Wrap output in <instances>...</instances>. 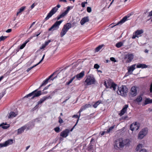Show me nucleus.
Wrapping results in <instances>:
<instances>
[{"label": "nucleus", "mask_w": 152, "mask_h": 152, "mask_svg": "<svg viewBox=\"0 0 152 152\" xmlns=\"http://www.w3.org/2000/svg\"><path fill=\"white\" fill-rule=\"evenodd\" d=\"M75 23L71 24L70 23H67L64 24L60 33V37H63L67 33L68 30L71 27L75 25Z\"/></svg>", "instance_id": "obj_1"}, {"label": "nucleus", "mask_w": 152, "mask_h": 152, "mask_svg": "<svg viewBox=\"0 0 152 152\" xmlns=\"http://www.w3.org/2000/svg\"><path fill=\"white\" fill-rule=\"evenodd\" d=\"M104 85L106 88H112L114 91H115L117 87V85L113 83L112 80L110 79L105 80L104 82Z\"/></svg>", "instance_id": "obj_2"}, {"label": "nucleus", "mask_w": 152, "mask_h": 152, "mask_svg": "<svg viewBox=\"0 0 152 152\" xmlns=\"http://www.w3.org/2000/svg\"><path fill=\"white\" fill-rule=\"evenodd\" d=\"M95 83V80L94 76L92 75H89L86 77V78L85 80L84 84L86 86H90L94 84Z\"/></svg>", "instance_id": "obj_3"}, {"label": "nucleus", "mask_w": 152, "mask_h": 152, "mask_svg": "<svg viewBox=\"0 0 152 152\" xmlns=\"http://www.w3.org/2000/svg\"><path fill=\"white\" fill-rule=\"evenodd\" d=\"M127 91L128 88L127 87L125 86L122 85L121 86L118 87V90L117 92L118 94L125 96L126 95Z\"/></svg>", "instance_id": "obj_4"}, {"label": "nucleus", "mask_w": 152, "mask_h": 152, "mask_svg": "<svg viewBox=\"0 0 152 152\" xmlns=\"http://www.w3.org/2000/svg\"><path fill=\"white\" fill-rule=\"evenodd\" d=\"M61 7V5L59 4H58L56 6L53 8L48 13L46 17L45 18V21L47 20L50 18L53 14L58 10V8Z\"/></svg>", "instance_id": "obj_5"}, {"label": "nucleus", "mask_w": 152, "mask_h": 152, "mask_svg": "<svg viewBox=\"0 0 152 152\" xmlns=\"http://www.w3.org/2000/svg\"><path fill=\"white\" fill-rule=\"evenodd\" d=\"M38 90V89H37L34 90L27 95L25 97L27 98L33 96L31 99H33L34 97L39 96L42 94V92L40 91H37Z\"/></svg>", "instance_id": "obj_6"}, {"label": "nucleus", "mask_w": 152, "mask_h": 152, "mask_svg": "<svg viewBox=\"0 0 152 152\" xmlns=\"http://www.w3.org/2000/svg\"><path fill=\"white\" fill-rule=\"evenodd\" d=\"M122 140L119 139L115 141L114 144V148L116 150H121L124 148Z\"/></svg>", "instance_id": "obj_7"}, {"label": "nucleus", "mask_w": 152, "mask_h": 152, "mask_svg": "<svg viewBox=\"0 0 152 152\" xmlns=\"http://www.w3.org/2000/svg\"><path fill=\"white\" fill-rule=\"evenodd\" d=\"M148 129L147 128L143 129L139 132L138 136V139L141 140L143 138L148 134Z\"/></svg>", "instance_id": "obj_8"}, {"label": "nucleus", "mask_w": 152, "mask_h": 152, "mask_svg": "<svg viewBox=\"0 0 152 152\" xmlns=\"http://www.w3.org/2000/svg\"><path fill=\"white\" fill-rule=\"evenodd\" d=\"M63 21V20L56 21L52 26L48 29L49 31H53L59 28V26Z\"/></svg>", "instance_id": "obj_9"}, {"label": "nucleus", "mask_w": 152, "mask_h": 152, "mask_svg": "<svg viewBox=\"0 0 152 152\" xmlns=\"http://www.w3.org/2000/svg\"><path fill=\"white\" fill-rule=\"evenodd\" d=\"M13 141L14 140L13 139H9L3 143H0V148L3 147H6L9 145H12L13 143ZM14 141L15 142V140H14Z\"/></svg>", "instance_id": "obj_10"}, {"label": "nucleus", "mask_w": 152, "mask_h": 152, "mask_svg": "<svg viewBox=\"0 0 152 152\" xmlns=\"http://www.w3.org/2000/svg\"><path fill=\"white\" fill-rule=\"evenodd\" d=\"M30 127L28 124H27L18 129L17 131V134H19L24 132V130L26 129L28 130L30 129Z\"/></svg>", "instance_id": "obj_11"}, {"label": "nucleus", "mask_w": 152, "mask_h": 152, "mask_svg": "<svg viewBox=\"0 0 152 152\" xmlns=\"http://www.w3.org/2000/svg\"><path fill=\"white\" fill-rule=\"evenodd\" d=\"M140 127V124L137 122H134L130 126V129L132 131H136Z\"/></svg>", "instance_id": "obj_12"}, {"label": "nucleus", "mask_w": 152, "mask_h": 152, "mask_svg": "<svg viewBox=\"0 0 152 152\" xmlns=\"http://www.w3.org/2000/svg\"><path fill=\"white\" fill-rule=\"evenodd\" d=\"M70 7H70L68 6L67 7V9L64 12L56 17L57 20H59L61 18L64 17L68 13L69 10H70Z\"/></svg>", "instance_id": "obj_13"}, {"label": "nucleus", "mask_w": 152, "mask_h": 152, "mask_svg": "<svg viewBox=\"0 0 152 152\" xmlns=\"http://www.w3.org/2000/svg\"><path fill=\"white\" fill-rule=\"evenodd\" d=\"M143 33V31L142 30H137L133 34L132 39H134L136 37H139L141 36V34Z\"/></svg>", "instance_id": "obj_14"}, {"label": "nucleus", "mask_w": 152, "mask_h": 152, "mask_svg": "<svg viewBox=\"0 0 152 152\" xmlns=\"http://www.w3.org/2000/svg\"><path fill=\"white\" fill-rule=\"evenodd\" d=\"M52 97L50 95L48 96H45L42 98L39 101L37 102L38 105H39L41 104L42 103L45 101L46 100L48 99H51Z\"/></svg>", "instance_id": "obj_15"}, {"label": "nucleus", "mask_w": 152, "mask_h": 152, "mask_svg": "<svg viewBox=\"0 0 152 152\" xmlns=\"http://www.w3.org/2000/svg\"><path fill=\"white\" fill-rule=\"evenodd\" d=\"M134 57V55L132 54H127L125 57L126 59V63H128L131 62Z\"/></svg>", "instance_id": "obj_16"}, {"label": "nucleus", "mask_w": 152, "mask_h": 152, "mask_svg": "<svg viewBox=\"0 0 152 152\" xmlns=\"http://www.w3.org/2000/svg\"><path fill=\"white\" fill-rule=\"evenodd\" d=\"M70 130L68 129H66L60 133V136L63 137L65 138L68 135Z\"/></svg>", "instance_id": "obj_17"}, {"label": "nucleus", "mask_w": 152, "mask_h": 152, "mask_svg": "<svg viewBox=\"0 0 152 152\" xmlns=\"http://www.w3.org/2000/svg\"><path fill=\"white\" fill-rule=\"evenodd\" d=\"M136 64H134L128 67L127 73L132 74L133 71L135 69Z\"/></svg>", "instance_id": "obj_18"}, {"label": "nucleus", "mask_w": 152, "mask_h": 152, "mask_svg": "<svg viewBox=\"0 0 152 152\" xmlns=\"http://www.w3.org/2000/svg\"><path fill=\"white\" fill-rule=\"evenodd\" d=\"M128 107V104H126L124 105L123 109L121 110L120 113H119L120 116L123 115L126 112Z\"/></svg>", "instance_id": "obj_19"}, {"label": "nucleus", "mask_w": 152, "mask_h": 152, "mask_svg": "<svg viewBox=\"0 0 152 152\" xmlns=\"http://www.w3.org/2000/svg\"><path fill=\"white\" fill-rule=\"evenodd\" d=\"M54 73H55V72H54L53 74H52L50 76H49V77L48 78L46 79L45 80L43 81L41 85L39 87V88L40 87H42V86L46 85L48 83V81L50 79L51 77L53 76V75Z\"/></svg>", "instance_id": "obj_20"}, {"label": "nucleus", "mask_w": 152, "mask_h": 152, "mask_svg": "<svg viewBox=\"0 0 152 152\" xmlns=\"http://www.w3.org/2000/svg\"><path fill=\"white\" fill-rule=\"evenodd\" d=\"M129 17V16H126L124 17L119 22L116 24L114 26H112V27H113L114 26L119 24H121L125 22L126 20H127V18Z\"/></svg>", "instance_id": "obj_21"}, {"label": "nucleus", "mask_w": 152, "mask_h": 152, "mask_svg": "<svg viewBox=\"0 0 152 152\" xmlns=\"http://www.w3.org/2000/svg\"><path fill=\"white\" fill-rule=\"evenodd\" d=\"M130 94L133 96H134L137 95V90L135 86H133L131 88Z\"/></svg>", "instance_id": "obj_22"}, {"label": "nucleus", "mask_w": 152, "mask_h": 152, "mask_svg": "<svg viewBox=\"0 0 152 152\" xmlns=\"http://www.w3.org/2000/svg\"><path fill=\"white\" fill-rule=\"evenodd\" d=\"M123 144H124V146H128L130 145L131 141L129 139H126L122 140Z\"/></svg>", "instance_id": "obj_23"}, {"label": "nucleus", "mask_w": 152, "mask_h": 152, "mask_svg": "<svg viewBox=\"0 0 152 152\" xmlns=\"http://www.w3.org/2000/svg\"><path fill=\"white\" fill-rule=\"evenodd\" d=\"M85 75V71H82L79 74L77 75V79L78 80H80Z\"/></svg>", "instance_id": "obj_24"}, {"label": "nucleus", "mask_w": 152, "mask_h": 152, "mask_svg": "<svg viewBox=\"0 0 152 152\" xmlns=\"http://www.w3.org/2000/svg\"><path fill=\"white\" fill-rule=\"evenodd\" d=\"M89 21V19L88 17H85L83 18L80 21V23L82 25H83L86 22H88Z\"/></svg>", "instance_id": "obj_25"}, {"label": "nucleus", "mask_w": 152, "mask_h": 152, "mask_svg": "<svg viewBox=\"0 0 152 152\" xmlns=\"http://www.w3.org/2000/svg\"><path fill=\"white\" fill-rule=\"evenodd\" d=\"M51 41L50 39H49L47 41H45V44H42V46L40 47V49L42 50L45 48L49 44V43H50Z\"/></svg>", "instance_id": "obj_26"}, {"label": "nucleus", "mask_w": 152, "mask_h": 152, "mask_svg": "<svg viewBox=\"0 0 152 152\" xmlns=\"http://www.w3.org/2000/svg\"><path fill=\"white\" fill-rule=\"evenodd\" d=\"M148 67V66L144 64H138L137 65V68H145Z\"/></svg>", "instance_id": "obj_27"}, {"label": "nucleus", "mask_w": 152, "mask_h": 152, "mask_svg": "<svg viewBox=\"0 0 152 152\" xmlns=\"http://www.w3.org/2000/svg\"><path fill=\"white\" fill-rule=\"evenodd\" d=\"M26 7L23 6L20 8L18 10V11L17 13V15H18L21 12H22L26 8Z\"/></svg>", "instance_id": "obj_28"}, {"label": "nucleus", "mask_w": 152, "mask_h": 152, "mask_svg": "<svg viewBox=\"0 0 152 152\" xmlns=\"http://www.w3.org/2000/svg\"><path fill=\"white\" fill-rule=\"evenodd\" d=\"M29 40L28 39L26 40L25 42L21 45L20 47V49L21 50L23 49L26 46V44L29 42Z\"/></svg>", "instance_id": "obj_29"}, {"label": "nucleus", "mask_w": 152, "mask_h": 152, "mask_svg": "<svg viewBox=\"0 0 152 152\" xmlns=\"http://www.w3.org/2000/svg\"><path fill=\"white\" fill-rule=\"evenodd\" d=\"M152 103V99H151L149 98H147L145 101V105H146L148 104Z\"/></svg>", "instance_id": "obj_30"}, {"label": "nucleus", "mask_w": 152, "mask_h": 152, "mask_svg": "<svg viewBox=\"0 0 152 152\" xmlns=\"http://www.w3.org/2000/svg\"><path fill=\"white\" fill-rule=\"evenodd\" d=\"M102 103V101L101 100H99L96 102L95 103V104L93 105V107L94 108H96L98 106L100 103Z\"/></svg>", "instance_id": "obj_31"}, {"label": "nucleus", "mask_w": 152, "mask_h": 152, "mask_svg": "<svg viewBox=\"0 0 152 152\" xmlns=\"http://www.w3.org/2000/svg\"><path fill=\"white\" fill-rule=\"evenodd\" d=\"M16 115L15 113L13 112H11L10 113L9 115L8 116L9 118H12L13 117H15Z\"/></svg>", "instance_id": "obj_32"}, {"label": "nucleus", "mask_w": 152, "mask_h": 152, "mask_svg": "<svg viewBox=\"0 0 152 152\" xmlns=\"http://www.w3.org/2000/svg\"><path fill=\"white\" fill-rule=\"evenodd\" d=\"M103 45H99L95 49V51L96 52H98L101 50L103 47Z\"/></svg>", "instance_id": "obj_33"}, {"label": "nucleus", "mask_w": 152, "mask_h": 152, "mask_svg": "<svg viewBox=\"0 0 152 152\" xmlns=\"http://www.w3.org/2000/svg\"><path fill=\"white\" fill-rule=\"evenodd\" d=\"M123 45V43L121 42H119L115 45V46L118 48H119Z\"/></svg>", "instance_id": "obj_34"}, {"label": "nucleus", "mask_w": 152, "mask_h": 152, "mask_svg": "<svg viewBox=\"0 0 152 152\" xmlns=\"http://www.w3.org/2000/svg\"><path fill=\"white\" fill-rule=\"evenodd\" d=\"M76 77V75H75L74 77L71 79L68 82H67L66 83V84L68 85H69L72 82Z\"/></svg>", "instance_id": "obj_35"}, {"label": "nucleus", "mask_w": 152, "mask_h": 152, "mask_svg": "<svg viewBox=\"0 0 152 152\" xmlns=\"http://www.w3.org/2000/svg\"><path fill=\"white\" fill-rule=\"evenodd\" d=\"M42 32V31H40V30H38L37 32H35L34 34V37H35V36L38 37Z\"/></svg>", "instance_id": "obj_36"}, {"label": "nucleus", "mask_w": 152, "mask_h": 152, "mask_svg": "<svg viewBox=\"0 0 152 152\" xmlns=\"http://www.w3.org/2000/svg\"><path fill=\"white\" fill-rule=\"evenodd\" d=\"M115 126H111L110 128H109L106 131L107 133H109L111 131H112V130L115 127Z\"/></svg>", "instance_id": "obj_37"}, {"label": "nucleus", "mask_w": 152, "mask_h": 152, "mask_svg": "<svg viewBox=\"0 0 152 152\" xmlns=\"http://www.w3.org/2000/svg\"><path fill=\"white\" fill-rule=\"evenodd\" d=\"M142 99V97L141 96H140L137 97V98L136 99V101L137 102H140L141 101Z\"/></svg>", "instance_id": "obj_38"}, {"label": "nucleus", "mask_w": 152, "mask_h": 152, "mask_svg": "<svg viewBox=\"0 0 152 152\" xmlns=\"http://www.w3.org/2000/svg\"><path fill=\"white\" fill-rule=\"evenodd\" d=\"M37 65H38L37 64L34 66H31V67L29 68H28L27 70H26V71L27 72H28L31 69H33V68H34V67H35L36 66H37Z\"/></svg>", "instance_id": "obj_39"}, {"label": "nucleus", "mask_w": 152, "mask_h": 152, "mask_svg": "<svg viewBox=\"0 0 152 152\" xmlns=\"http://www.w3.org/2000/svg\"><path fill=\"white\" fill-rule=\"evenodd\" d=\"M6 94V91H4L2 92L0 94V98H1L4 95Z\"/></svg>", "instance_id": "obj_40"}, {"label": "nucleus", "mask_w": 152, "mask_h": 152, "mask_svg": "<svg viewBox=\"0 0 152 152\" xmlns=\"http://www.w3.org/2000/svg\"><path fill=\"white\" fill-rule=\"evenodd\" d=\"M7 37L3 36L0 37V42L4 40Z\"/></svg>", "instance_id": "obj_41"}, {"label": "nucleus", "mask_w": 152, "mask_h": 152, "mask_svg": "<svg viewBox=\"0 0 152 152\" xmlns=\"http://www.w3.org/2000/svg\"><path fill=\"white\" fill-rule=\"evenodd\" d=\"M54 130L57 133L59 132L60 131V129L59 127H57L55 128L54 129Z\"/></svg>", "instance_id": "obj_42"}, {"label": "nucleus", "mask_w": 152, "mask_h": 152, "mask_svg": "<svg viewBox=\"0 0 152 152\" xmlns=\"http://www.w3.org/2000/svg\"><path fill=\"white\" fill-rule=\"evenodd\" d=\"M86 109V108L84 106V105L83 106L81 107L80 110L79 111V113H80L83 110H85Z\"/></svg>", "instance_id": "obj_43"}, {"label": "nucleus", "mask_w": 152, "mask_h": 152, "mask_svg": "<svg viewBox=\"0 0 152 152\" xmlns=\"http://www.w3.org/2000/svg\"><path fill=\"white\" fill-rule=\"evenodd\" d=\"M58 122L60 124H62L64 122V121L61 118L60 116H59L58 118Z\"/></svg>", "instance_id": "obj_44"}, {"label": "nucleus", "mask_w": 152, "mask_h": 152, "mask_svg": "<svg viewBox=\"0 0 152 152\" xmlns=\"http://www.w3.org/2000/svg\"><path fill=\"white\" fill-rule=\"evenodd\" d=\"M4 125V123H3L0 125V126H2V128L3 129H6L8 128V126H3Z\"/></svg>", "instance_id": "obj_45"}, {"label": "nucleus", "mask_w": 152, "mask_h": 152, "mask_svg": "<svg viewBox=\"0 0 152 152\" xmlns=\"http://www.w3.org/2000/svg\"><path fill=\"white\" fill-rule=\"evenodd\" d=\"M142 147V145L141 144H139L137 146L136 149L138 151L139 150L140 148H141Z\"/></svg>", "instance_id": "obj_46"}, {"label": "nucleus", "mask_w": 152, "mask_h": 152, "mask_svg": "<svg viewBox=\"0 0 152 152\" xmlns=\"http://www.w3.org/2000/svg\"><path fill=\"white\" fill-rule=\"evenodd\" d=\"M99 65L97 64H95L94 66V67L95 69H98L99 68Z\"/></svg>", "instance_id": "obj_47"}, {"label": "nucleus", "mask_w": 152, "mask_h": 152, "mask_svg": "<svg viewBox=\"0 0 152 152\" xmlns=\"http://www.w3.org/2000/svg\"><path fill=\"white\" fill-rule=\"evenodd\" d=\"M87 10L88 12L90 13L91 11V9L90 7H88L87 8Z\"/></svg>", "instance_id": "obj_48"}, {"label": "nucleus", "mask_w": 152, "mask_h": 152, "mask_svg": "<svg viewBox=\"0 0 152 152\" xmlns=\"http://www.w3.org/2000/svg\"><path fill=\"white\" fill-rule=\"evenodd\" d=\"M45 54H44L43 56H42V59H41V60L37 64L38 65H39V64H40L42 61L44 59V57H45Z\"/></svg>", "instance_id": "obj_49"}, {"label": "nucleus", "mask_w": 152, "mask_h": 152, "mask_svg": "<svg viewBox=\"0 0 152 152\" xmlns=\"http://www.w3.org/2000/svg\"><path fill=\"white\" fill-rule=\"evenodd\" d=\"M36 21H34L33 22L31 25L28 28V29H30L31 28V27H32V26L35 23Z\"/></svg>", "instance_id": "obj_50"}, {"label": "nucleus", "mask_w": 152, "mask_h": 152, "mask_svg": "<svg viewBox=\"0 0 152 152\" xmlns=\"http://www.w3.org/2000/svg\"><path fill=\"white\" fill-rule=\"evenodd\" d=\"M85 107L86 108L90 107H91V105L90 104H86L84 105Z\"/></svg>", "instance_id": "obj_51"}, {"label": "nucleus", "mask_w": 152, "mask_h": 152, "mask_svg": "<svg viewBox=\"0 0 152 152\" xmlns=\"http://www.w3.org/2000/svg\"><path fill=\"white\" fill-rule=\"evenodd\" d=\"M110 59V60L112 61H114V62H115L116 61L115 58L113 57H111Z\"/></svg>", "instance_id": "obj_52"}, {"label": "nucleus", "mask_w": 152, "mask_h": 152, "mask_svg": "<svg viewBox=\"0 0 152 152\" xmlns=\"http://www.w3.org/2000/svg\"><path fill=\"white\" fill-rule=\"evenodd\" d=\"M39 105H38V104H37L35 107H34V110H36V109H37V108H38V107H39Z\"/></svg>", "instance_id": "obj_53"}, {"label": "nucleus", "mask_w": 152, "mask_h": 152, "mask_svg": "<svg viewBox=\"0 0 152 152\" xmlns=\"http://www.w3.org/2000/svg\"><path fill=\"white\" fill-rule=\"evenodd\" d=\"M12 30L11 29H8L6 31V32L7 33H10L12 31Z\"/></svg>", "instance_id": "obj_54"}, {"label": "nucleus", "mask_w": 152, "mask_h": 152, "mask_svg": "<svg viewBox=\"0 0 152 152\" xmlns=\"http://www.w3.org/2000/svg\"><path fill=\"white\" fill-rule=\"evenodd\" d=\"M105 133H106V131H103L102 132H101L100 133V134H101V135H104V134Z\"/></svg>", "instance_id": "obj_55"}, {"label": "nucleus", "mask_w": 152, "mask_h": 152, "mask_svg": "<svg viewBox=\"0 0 152 152\" xmlns=\"http://www.w3.org/2000/svg\"><path fill=\"white\" fill-rule=\"evenodd\" d=\"M35 5L34 3L33 4L31 7V9H33L34 7H35Z\"/></svg>", "instance_id": "obj_56"}, {"label": "nucleus", "mask_w": 152, "mask_h": 152, "mask_svg": "<svg viewBox=\"0 0 152 152\" xmlns=\"http://www.w3.org/2000/svg\"><path fill=\"white\" fill-rule=\"evenodd\" d=\"M49 86H50V85H48V86H47L45 87L44 88V89H43V91H44V90H46L47 89H48V87H49Z\"/></svg>", "instance_id": "obj_57"}, {"label": "nucleus", "mask_w": 152, "mask_h": 152, "mask_svg": "<svg viewBox=\"0 0 152 152\" xmlns=\"http://www.w3.org/2000/svg\"><path fill=\"white\" fill-rule=\"evenodd\" d=\"M60 2H63L65 3H66L67 2L66 0H59Z\"/></svg>", "instance_id": "obj_58"}, {"label": "nucleus", "mask_w": 152, "mask_h": 152, "mask_svg": "<svg viewBox=\"0 0 152 152\" xmlns=\"http://www.w3.org/2000/svg\"><path fill=\"white\" fill-rule=\"evenodd\" d=\"M48 91H44L43 92H42V94H46L48 93Z\"/></svg>", "instance_id": "obj_59"}, {"label": "nucleus", "mask_w": 152, "mask_h": 152, "mask_svg": "<svg viewBox=\"0 0 152 152\" xmlns=\"http://www.w3.org/2000/svg\"><path fill=\"white\" fill-rule=\"evenodd\" d=\"M148 16H152V11L149 13Z\"/></svg>", "instance_id": "obj_60"}, {"label": "nucleus", "mask_w": 152, "mask_h": 152, "mask_svg": "<svg viewBox=\"0 0 152 152\" xmlns=\"http://www.w3.org/2000/svg\"><path fill=\"white\" fill-rule=\"evenodd\" d=\"M81 5L82 7H85V4L84 3H82L81 4Z\"/></svg>", "instance_id": "obj_61"}, {"label": "nucleus", "mask_w": 152, "mask_h": 152, "mask_svg": "<svg viewBox=\"0 0 152 152\" xmlns=\"http://www.w3.org/2000/svg\"><path fill=\"white\" fill-rule=\"evenodd\" d=\"M76 126V123L75 124V125H74V126H73V127L70 130V131H72L74 128L75 126Z\"/></svg>", "instance_id": "obj_62"}, {"label": "nucleus", "mask_w": 152, "mask_h": 152, "mask_svg": "<svg viewBox=\"0 0 152 152\" xmlns=\"http://www.w3.org/2000/svg\"><path fill=\"white\" fill-rule=\"evenodd\" d=\"M4 77L3 76H1L0 77V82L1 81V80L4 78Z\"/></svg>", "instance_id": "obj_63"}, {"label": "nucleus", "mask_w": 152, "mask_h": 152, "mask_svg": "<svg viewBox=\"0 0 152 152\" xmlns=\"http://www.w3.org/2000/svg\"><path fill=\"white\" fill-rule=\"evenodd\" d=\"M30 145L28 146H27L26 148V150H27L30 147Z\"/></svg>", "instance_id": "obj_64"}]
</instances>
